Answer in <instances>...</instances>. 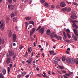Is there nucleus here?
Listing matches in <instances>:
<instances>
[{
    "instance_id": "obj_14",
    "label": "nucleus",
    "mask_w": 78,
    "mask_h": 78,
    "mask_svg": "<svg viewBox=\"0 0 78 78\" xmlns=\"http://www.w3.org/2000/svg\"><path fill=\"white\" fill-rule=\"evenodd\" d=\"M12 36V33L11 30H9V33L8 34V37L9 38L11 37Z\"/></svg>"
},
{
    "instance_id": "obj_64",
    "label": "nucleus",
    "mask_w": 78,
    "mask_h": 78,
    "mask_svg": "<svg viewBox=\"0 0 78 78\" xmlns=\"http://www.w3.org/2000/svg\"><path fill=\"white\" fill-rule=\"evenodd\" d=\"M13 46H16V44L15 43H13Z\"/></svg>"
},
{
    "instance_id": "obj_46",
    "label": "nucleus",
    "mask_w": 78,
    "mask_h": 78,
    "mask_svg": "<svg viewBox=\"0 0 78 78\" xmlns=\"http://www.w3.org/2000/svg\"><path fill=\"white\" fill-rule=\"evenodd\" d=\"M6 19H7V22H8L9 20H10V18L8 17H7Z\"/></svg>"
},
{
    "instance_id": "obj_18",
    "label": "nucleus",
    "mask_w": 78,
    "mask_h": 78,
    "mask_svg": "<svg viewBox=\"0 0 78 78\" xmlns=\"http://www.w3.org/2000/svg\"><path fill=\"white\" fill-rule=\"evenodd\" d=\"M4 42L5 41H4V40L3 39H2L1 38H0V44H1L2 43V44H3Z\"/></svg>"
},
{
    "instance_id": "obj_36",
    "label": "nucleus",
    "mask_w": 78,
    "mask_h": 78,
    "mask_svg": "<svg viewBox=\"0 0 78 78\" xmlns=\"http://www.w3.org/2000/svg\"><path fill=\"white\" fill-rule=\"evenodd\" d=\"M8 3L10 4H12V0H8Z\"/></svg>"
},
{
    "instance_id": "obj_21",
    "label": "nucleus",
    "mask_w": 78,
    "mask_h": 78,
    "mask_svg": "<svg viewBox=\"0 0 78 78\" xmlns=\"http://www.w3.org/2000/svg\"><path fill=\"white\" fill-rule=\"evenodd\" d=\"M25 19L27 20H31V18L30 17H26Z\"/></svg>"
},
{
    "instance_id": "obj_56",
    "label": "nucleus",
    "mask_w": 78,
    "mask_h": 78,
    "mask_svg": "<svg viewBox=\"0 0 78 78\" xmlns=\"http://www.w3.org/2000/svg\"><path fill=\"white\" fill-rule=\"evenodd\" d=\"M36 70L37 71H39V68L38 67L36 68Z\"/></svg>"
},
{
    "instance_id": "obj_40",
    "label": "nucleus",
    "mask_w": 78,
    "mask_h": 78,
    "mask_svg": "<svg viewBox=\"0 0 78 78\" xmlns=\"http://www.w3.org/2000/svg\"><path fill=\"white\" fill-rule=\"evenodd\" d=\"M49 52L50 55L52 54L54 52V51H50Z\"/></svg>"
},
{
    "instance_id": "obj_10",
    "label": "nucleus",
    "mask_w": 78,
    "mask_h": 78,
    "mask_svg": "<svg viewBox=\"0 0 78 78\" xmlns=\"http://www.w3.org/2000/svg\"><path fill=\"white\" fill-rule=\"evenodd\" d=\"M60 5L61 7H64L66 6V4L65 2H61L60 4Z\"/></svg>"
},
{
    "instance_id": "obj_61",
    "label": "nucleus",
    "mask_w": 78,
    "mask_h": 78,
    "mask_svg": "<svg viewBox=\"0 0 78 78\" xmlns=\"http://www.w3.org/2000/svg\"><path fill=\"white\" fill-rule=\"evenodd\" d=\"M43 76L44 78L48 77V76H47L46 75Z\"/></svg>"
},
{
    "instance_id": "obj_52",
    "label": "nucleus",
    "mask_w": 78,
    "mask_h": 78,
    "mask_svg": "<svg viewBox=\"0 0 78 78\" xmlns=\"http://www.w3.org/2000/svg\"><path fill=\"white\" fill-rule=\"evenodd\" d=\"M17 28H18V27H15V30H16L17 31H18V29H17Z\"/></svg>"
},
{
    "instance_id": "obj_17",
    "label": "nucleus",
    "mask_w": 78,
    "mask_h": 78,
    "mask_svg": "<svg viewBox=\"0 0 78 78\" xmlns=\"http://www.w3.org/2000/svg\"><path fill=\"white\" fill-rule=\"evenodd\" d=\"M72 37H73V38L74 39V40L76 41H77V37L76 36L74 35H72Z\"/></svg>"
},
{
    "instance_id": "obj_55",
    "label": "nucleus",
    "mask_w": 78,
    "mask_h": 78,
    "mask_svg": "<svg viewBox=\"0 0 78 78\" xmlns=\"http://www.w3.org/2000/svg\"><path fill=\"white\" fill-rule=\"evenodd\" d=\"M63 77H64V78H68V77H67V76L65 75H63Z\"/></svg>"
},
{
    "instance_id": "obj_48",
    "label": "nucleus",
    "mask_w": 78,
    "mask_h": 78,
    "mask_svg": "<svg viewBox=\"0 0 78 78\" xmlns=\"http://www.w3.org/2000/svg\"><path fill=\"white\" fill-rule=\"evenodd\" d=\"M36 76H37L40 77H41V76H40V75L39 74H37L36 75Z\"/></svg>"
},
{
    "instance_id": "obj_51",
    "label": "nucleus",
    "mask_w": 78,
    "mask_h": 78,
    "mask_svg": "<svg viewBox=\"0 0 78 78\" xmlns=\"http://www.w3.org/2000/svg\"><path fill=\"white\" fill-rule=\"evenodd\" d=\"M73 23L76 22V23H77L78 22V21H77V20H74V21H73Z\"/></svg>"
},
{
    "instance_id": "obj_32",
    "label": "nucleus",
    "mask_w": 78,
    "mask_h": 78,
    "mask_svg": "<svg viewBox=\"0 0 78 78\" xmlns=\"http://www.w3.org/2000/svg\"><path fill=\"white\" fill-rule=\"evenodd\" d=\"M55 60L57 61H60V59L59 58H58L57 57H55Z\"/></svg>"
},
{
    "instance_id": "obj_27",
    "label": "nucleus",
    "mask_w": 78,
    "mask_h": 78,
    "mask_svg": "<svg viewBox=\"0 0 78 78\" xmlns=\"http://www.w3.org/2000/svg\"><path fill=\"white\" fill-rule=\"evenodd\" d=\"M25 27L27 29V26H28V23L27 22H25Z\"/></svg>"
},
{
    "instance_id": "obj_22",
    "label": "nucleus",
    "mask_w": 78,
    "mask_h": 78,
    "mask_svg": "<svg viewBox=\"0 0 78 78\" xmlns=\"http://www.w3.org/2000/svg\"><path fill=\"white\" fill-rule=\"evenodd\" d=\"M32 24L34 26V22L33 21H30L29 22V24Z\"/></svg>"
},
{
    "instance_id": "obj_11",
    "label": "nucleus",
    "mask_w": 78,
    "mask_h": 78,
    "mask_svg": "<svg viewBox=\"0 0 78 78\" xmlns=\"http://www.w3.org/2000/svg\"><path fill=\"white\" fill-rule=\"evenodd\" d=\"M0 24H1L0 25V29L1 30L3 31L4 30L3 24V23H1V22L0 21Z\"/></svg>"
},
{
    "instance_id": "obj_50",
    "label": "nucleus",
    "mask_w": 78,
    "mask_h": 78,
    "mask_svg": "<svg viewBox=\"0 0 78 78\" xmlns=\"http://www.w3.org/2000/svg\"><path fill=\"white\" fill-rule=\"evenodd\" d=\"M29 76H30L29 75H27L25 77H26V78H28V77H29Z\"/></svg>"
},
{
    "instance_id": "obj_12",
    "label": "nucleus",
    "mask_w": 78,
    "mask_h": 78,
    "mask_svg": "<svg viewBox=\"0 0 78 78\" xmlns=\"http://www.w3.org/2000/svg\"><path fill=\"white\" fill-rule=\"evenodd\" d=\"M10 67H8V74H9L10 71V69H12V64H10Z\"/></svg>"
},
{
    "instance_id": "obj_49",
    "label": "nucleus",
    "mask_w": 78,
    "mask_h": 78,
    "mask_svg": "<svg viewBox=\"0 0 78 78\" xmlns=\"http://www.w3.org/2000/svg\"><path fill=\"white\" fill-rule=\"evenodd\" d=\"M35 54V52H33L32 53V57L33 56H34V54Z\"/></svg>"
},
{
    "instance_id": "obj_59",
    "label": "nucleus",
    "mask_w": 78,
    "mask_h": 78,
    "mask_svg": "<svg viewBox=\"0 0 78 78\" xmlns=\"http://www.w3.org/2000/svg\"><path fill=\"white\" fill-rule=\"evenodd\" d=\"M66 53L67 54H69V51H66Z\"/></svg>"
},
{
    "instance_id": "obj_5",
    "label": "nucleus",
    "mask_w": 78,
    "mask_h": 78,
    "mask_svg": "<svg viewBox=\"0 0 78 78\" xmlns=\"http://www.w3.org/2000/svg\"><path fill=\"white\" fill-rule=\"evenodd\" d=\"M6 63L7 64H9L10 63H12V61H11V58L10 57L7 58L6 60Z\"/></svg>"
},
{
    "instance_id": "obj_19",
    "label": "nucleus",
    "mask_w": 78,
    "mask_h": 78,
    "mask_svg": "<svg viewBox=\"0 0 78 78\" xmlns=\"http://www.w3.org/2000/svg\"><path fill=\"white\" fill-rule=\"evenodd\" d=\"M9 55H10V56H13L14 55V52L13 51H10L9 52Z\"/></svg>"
},
{
    "instance_id": "obj_41",
    "label": "nucleus",
    "mask_w": 78,
    "mask_h": 78,
    "mask_svg": "<svg viewBox=\"0 0 78 78\" xmlns=\"http://www.w3.org/2000/svg\"><path fill=\"white\" fill-rule=\"evenodd\" d=\"M41 27V26H38V28H37V29L36 30V31L39 30L40 29Z\"/></svg>"
},
{
    "instance_id": "obj_16",
    "label": "nucleus",
    "mask_w": 78,
    "mask_h": 78,
    "mask_svg": "<svg viewBox=\"0 0 78 78\" xmlns=\"http://www.w3.org/2000/svg\"><path fill=\"white\" fill-rule=\"evenodd\" d=\"M72 27H74V28L77 29L78 28V26L76 25L75 23H73L72 25Z\"/></svg>"
},
{
    "instance_id": "obj_7",
    "label": "nucleus",
    "mask_w": 78,
    "mask_h": 78,
    "mask_svg": "<svg viewBox=\"0 0 78 78\" xmlns=\"http://www.w3.org/2000/svg\"><path fill=\"white\" fill-rule=\"evenodd\" d=\"M26 62H27L28 64V65H30L32 64V62H33V58H30L28 60H27Z\"/></svg>"
},
{
    "instance_id": "obj_39",
    "label": "nucleus",
    "mask_w": 78,
    "mask_h": 78,
    "mask_svg": "<svg viewBox=\"0 0 78 78\" xmlns=\"http://www.w3.org/2000/svg\"><path fill=\"white\" fill-rule=\"evenodd\" d=\"M67 35L68 37V38H71V36H70V35L68 33L67 34Z\"/></svg>"
},
{
    "instance_id": "obj_38",
    "label": "nucleus",
    "mask_w": 78,
    "mask_h": 78,
    "mask_svg": "<svg viewBox=\"0 0 78 78\" xmlns=\"http://www.w3.org/2000/svg\"><path fill=\"white\" fill-rule=\"evenodd\" d=\"M45 1V0H41V2L42 4L43 3H44Z\"/></svg>"
},
{
    "instance_id": "obj_62",
    "label": "nucleus",
    "mask_w": 78,
    "mask_h": 78,
    "mask_svg": "<svg viewBox=\"0 0 78 78\" xmlns=\"http://www.w3.org/2000/svg\"><path fill=\"white\" fill-rule=\"evenodd\" d=\"M43 74H44V75H46V73H45L44 72H43Z\"/></svg>"
},
{
    "instance_id": "obj_6",
    "label": "nucleus",
    "mask_w": 78,
    "mask_h": 78,
    "mask_svg": "<svg viewBox=\"0 0 78 78\" xmlns=\"http://www.w3.org/2000/svg\"><path fill=\"white\" fill-rule=\"evenodd\" d=\"M44 31V28L42 27L39 30V32L41 34H42Z\"/></svg>"
},
{
    "instance_id": "obj_2",
    "label": "nucleus",
    "mask_w": 78,
    "mask_h": 78,
    "mask_svg": "<svg viewBox=\"0 0 78 78\" xmlns=\"http://www.w3.org/2000/svg\"><path fill=\"white\" fill-rule=\"evenodd\" d=\"M50 37L51 38H54V37H55V38H56V39H57L58 40H59V37H58L57 34H56L54 32H52V33L51 34Z\"/></svg>"
},
{
    "instance_id": "obj_37",
    "label": "nucleus",
    "mask_w": 78,
    "mask_h": 78,
    "mask_svg": "<svg viewBox=\"0 0 78 78\" xmlns=\"http://www.w3.org/2000/svg\"><path fill=\"white\" fill-rule=\"evenodd\" d=\"M66 32H67V34L69 33H70L69 30L67 29L66 30Z\"/></svg>"
},
{
    "instance_id": "obj_42",
    "label": "nucleus",
    "mask_w": 78,
    "mask_h": 78,
    "mask_svg": "<svg viewBox=\"0 0 78 78\" xmlns=\"http://www.w3.org/2000/svg\"><path fill=\"white\" fill-rule=\"evenodd\" d=\"M53 62L55 64H57L58 63V62L57 61H55V60L54 61H53Z\"/></svg>"
},
{
    "instance_id": "obj_4",
    "label": "nucleus",
    "mask_w": 78,
    "mask_h": 78,
    "mask_svg": "<svg viewBox=\"0 0 78 78\" xmlns=\"http://www.w3.org/2000/svg\"><path fill=\"white\" fill-rule=\"evenodd\" d=\"M16 6L15 5H8V8L9 9H11V10H13L14 9H15Z\"/></svg>"
},
{
    "instance_id": "obj_57",
    "label": "nucleus",
    "mask_w": 78,
    "mask_h": 78,
    "mask_svg": "<svg viewBox=\"0 0 78 78\" xmlns=\"http://www.w3.org/2000/svg\"><path fill=\"white\" fill-rule=\"evenodd\" d=\"M74 5H76V6H77V3H73Z\"/></svg>"
},
{
    "instance_id": "obj_58",
    "label": "nucleus",
    "mask_w": 78,
    "mask_h": 78,
    "mask_svg": "<svg viewBox=\"0 0 78 78\" xmlns=\"http://www.w3.org/2000/svg\"><path fill=\"white\" fill-rule=\"evenodd\" d=\"M50 72H51L50 71H49V72H48V74H49L50 75H51V74L50 73Z\"/></svg>"
},
{
    "instance_id": "obj_29",
    "label": "nucleus",
    "mask_w": 78,
    "mask_h": 78,
    "mask_svg": "<svg viewBox=\"0 0 78 78\" xmlns=\"http://www.w3.org/2000/svg\"><path fill=\"white\" fill-rule=\"evenodd\" d=\"M0 78H5L3 74H2V73L0 74Z\"/></svg>"
},
{
    "instance_id": "obj_26",
    "label": "nucleus",
    "mask_w": 78,
    "mask_h": 78,
    "mask_svg": "<svg viewBox=\"0 0 78 78\" xmlns=\"http://www.w3.org/2000/svg\"><path fill=\"white\" fill-rule=\"evenodd\" d=\"M13 22H16V20H17V17H14V18H13Z\"/></svg>"
},
{
    "instance_id": "obj_43",
    "label": "nucleus",
    "mask_w": 78,
    "mask_h": 78,
    "mask_svg": "<svg viewBox=\"0 0 78 78\" xmlns=\"http://www.w3.org/2000/svg\"><path fill=\"white\" fill-rule=\"evenodd\" d=\"M46 7H48L49 6V5H48V4L47 3H46L44 5Z\"/></svg>"
},
{
    "instance_id": "obj_30",
    "label": "nucleus",
    "mask_w": 78,
    "mask_h": 78,
    "mask_svg": "<svg viewBox=\"0 0 78 78\" xmlns=\"http://www.w3.org/2000/svg\"><path fill=\"white\" fill-rule=\"evenodd\" d=\"M59 68H60V69H64V67L63 66H59Z\"/></svg>"
},
{
    "instance_id": "obj_28",
    "label": "nucleus",
    "mask_w": 78,
    "mask_h": 78,
    "mask_svg": "<svg viewBox=\"0 0 78 78\" xmlns=\"http://www.w3.org/2000/svg\"><path fill=\"white\" fill-rule=\"evenodd\" d=\"M26 74V72H25L24 73H22V74L21 75H22V76H25V75Z\"/></svg>"
},
{
    "instance_id": "obj_20",
    "label": "nucleus",
    "mask_w": 78,
    "mask_h": 78,
    "mask_svg": "<svg viewBox=\"0 0 78 78\" xmlns=\"http://www.w3.org/2000/svg\"><path fill=\"white\" fill-rule=\"evenodd\" d=\"M2 73H3V75H5V73H6V70L5 69H2Z\"/></svg>"
},
{
    "instance_id": "obj_13",
    "label": "nucleus",
    "mask_w": 78,
    "mask_h": 78,
    "mask_svg": "<svg viewBox=\"0 0 78 78\" xmlns=\"http://www.w3.org/2000/svg\"><path fill=\"white\" fill-rule=\"evenodd\" d=\"M73 31H74V32L75 33V34L76 36H78V33L77 29H74L73 30Z\"/></svg>"
},
{
    "instance_id": "obj_53",
    "label": "nucleus",
    "mask_w": 78,
    "mask_h": 78,
    "mask_svg": "<svg viewBox=\"0 0 78 78\" xmlns=\"http://www.w3.org/2000/svg\"><path fill=\"white\" fill-rule=\"evenodd\" d=\"M56 8L57 9H58L59 8V5H57L56 6Z\"/></svg>"
},
{
    "instance_id": "obj_23",
    "label": "nucleus",
    "mask_w": 78,
    "mask_h": 78,
    "mask_svg": "<svg viewBox=\"0 0 78 78\" xmlns=\"http://www.w3.org/2000/svg\"><path fill=\"white\" fill-rule=\"evenodd\" d=\"M76 62V64H78V58L76 59L75 60H74V62Z\"/></svg>"
},
{
    "instance_id": "obj_15",
    "label": "nucleus",
    "mask_w": 78,
    "mask_h": 78,
    "mask_svg": "<svg viewBox=\"0 0 78 78\" xmlns=\"http://www.w3.org/2000/svg\"><path fill=\"white\" fill-rule=\"evenodd\" d=\"M77 18V16L75 14H73L72 15V18L73 19H75Z\"/></svg>"
},
{
    "instance_id": "obj_60",
    "label": "nucleus",
    "mask_w": 78,
    "mask_h": 78,
    "mask_svg": "<svg viewBox=\"0 0 78 78\" xmlns=\"http://www.w3.org/2000/svg\"><path fill=\"white\" fill-rule=\"evenodd\" d=\"M67 74H70L72 75L73 74V72H70L69 73H67Z\"/></svg>"
},
{
    "instance_id": "obj_45",
    "label": "nucleus",
    "mask_w": 78,
    "mask_h": 78,
    "mask_svg": "<svg viewBox=\"0 0 78 78\" xmlns=\"http://www.w3.org/2000/svg\"><path fill=\"white\" fill-rule=\"evenodd\" d=\"M61 71L62 72V73H66V71H64V70H61Z\"/></svg>"
},
{
    "instance_id": "obj_54",
    "label": "nucleus",
    "mask_w": 78,
    "mask_h": 78,
    "mask_svg": "<svg viewBox=\"0 0 78 78\" xmlns=\"http://www.w3.org/2000/svg\"><path fill=\"white\" fill-rule=\"evenodd\" d=\"M65 41L66 42H67V43H68L69 42V41L68 40H66Z\"/></svg>"
},
{
    "instance_id": "obj_63",
    "label": "nucleus",
    "mask_w": 78,
    "mask_h": 78,
    "mask_svg": "<svg viewBox=\"0 0 78 78\" xmlns=\"http://www.w3.org/2000/svg\"><path fill=\"white\" fill-rule=\"evenodd\" d=\"M36 66V65H35V64H33V66L34 67V68Z\"/></svg>"
},
{
    "instance_id": "obj_34",
    "label": "nucleus",
    "mask_w": 78,
    "mask_h": 78,
    "mask_svg": "<svg viewBox=\"0 0 78 78\" xmlns=\"http://www.w3.org/2000/svg\"><path fill=\"white\" fill-rule=\"evenodd\" d=\"M63 36H64V37H65V38L67 39V37L66 36V33L65 32H63Z\"/></svg>"
},
{
    "instance_id": "obj_35",
    "label": "nucleus",
    "mask_w": 78,
    "mask_h": 78,
    "mask_svg": "<svg viewBox=\"0 0 78 78\" xmlns=\"http://www.w3.org/2000/svg\"><path fill=\"white\" fill-rule=\"evenodd\" d=\"M71 75H72V74H68V73L65 74L66 76H68V77L70 76Z\"/></svg>"
},
{
    "instance_id": "obj_1",
    "label": "nucleus",
    "mask_w": 78,
    "mask_h": 78,
    "mask_svg": "<svg viewBox=\"0 0 78 78\" xmlns=\"http://www.w3.org/2000/svg\"><path fill=\"white\" fill-rule=\"evenodd\" d=\"M71 10H72V9L70 7H65L61 9V11L66 12H69Z\"/></svg>"
},
{
    "instance_id": "obj_31",
    "label": "nucleus",
    "mask_w": 78,
    "mask_h": 78,
    "mask_svg": "<svg viewBox=\"0 0 78 78\" xmlns=\"http://www.w3.org/2000/svg\"><path fill=\"white\" fill-rule=\"evenodd\" d=\"M19 48H20V49H22V48H24V46H23L22 44H21L20 46V47Z\"/></svg>"
},
{
    "instance_id": "obj_44",
    "label": "nucleus",
    "mask_w": 78,
    "mask_h": 78,
    "mask_svg": "<svg viewBox=\"0 0 78 78\" xmlns=\"http://www.w3.org/2000/svg\"><path fill=\"white\" fill-rule=\"evenodd\" d=\"M16 56H17V55H16V54H15V55H13V58H15L16 57Z\"/></svg>"
},
{
    "instance_id": "obj_47",
    "label": "nucleus",
    "mask_w": 78,
    "mask_h": 78,
    "mask_svg": "<svg viewBox=\"0 0 78 78\" xmlns=\"http://www.w3.org/2000/svg\"><path fill=\"white\" fill-rule=\"evenodd\" d=\"M55 6L54 5H51V8L52 9H54L55 8Z\"/></svg>"
},
{
    "instance_id": "obj_3",
    "label": "nucleus",
    "mask_w": 78,
    "mask_h": 78,
    "mask_svg": "<svg viewBox=\"0 0 78 78\" xmlns=\"http://www.w3.org/2000/svg\"><path fill=\"white\" fill-rule=\"evenodd\" d=\"M66 61L68 64H70L71 62L74 63V59L70 58H66Z\"/></svg>"
},
{
    "instance_id": "obj_33",
    "label": "nucleus",
    "mask_w": 78,
    "mask_h": 78,
    "mask_svg": "<svg viewBox=\"0 0 78 78\" xmlns=\"http://www.w3.org/2000/svg\"><path fill=\"white\" fill-rule=\"evenodd\" d=\"M14 16H15V13H14V12H13L11 13V18L13 17Z\"/></svg>"
},
{
    "instance_id": "obj_25",
    "label": "nucleus",
    "mask_w": 78,
    "mask_h": 78,
    "mask_svg": "<svg viewBox=\"0 0 78 78\" xmlns=\"http://www.w3.org/2000/svg\"><path fill=\"white\" fill-rule=\"evenodd\" d=\"M62 61L63 62H65V61L66 59L65 56H62Z\"/></svg>"
},
{
    "instance_id": "obj_8",
    "label": "nucleus",
    "mask_w": 78,
    "mask_h": 78,
    "mask_svg": "<svg viewBox=\"0 0 78 78\" xmlns=\"http://www.w3.org/2000/svg\"><path fill=\"white\" fill-rule=\"evenodd\" d=\"M36 29L35 28H33L32 29V30L30 31V36H32V35L33 34L34 32V31H35Z\"/></svg>"
},
{
    "instance_id": "obj_9",
    "label": "nucleus",
    "mask_w": 78,
    "mask_h": 78,
    "mask_svg": "<svg viewBox=\"0 0 78 78\" xmlns=\"http://www.w3.org/2000/svg\"><path fill=\"white\" fill-rule=\"evenodd\" d=\"M16 39L17 36H16V34H12V41L13 42H15V41L16 40Z\"/></svg>"
},
{
    "instance_id": "obj_24",
    "label": "nucleus",
    "mask_w": 78,
    "mask_h": 78,
    "mask_svg": "<svg viewBox=\"0 0 78 78\" xmlns=\"http://www.w3.org/2000/svg\"><path fill=\"white\" fill-rule=\"evenodd\" d=\"M51 33V32H50V31L48 30H47V34L48 35H50V34Z\"/></svg>"
}]
</instances>
